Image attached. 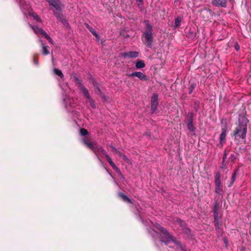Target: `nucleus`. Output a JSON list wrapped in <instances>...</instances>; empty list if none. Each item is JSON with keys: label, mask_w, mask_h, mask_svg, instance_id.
<instances>
[{"label": "nucleus", "mask_w": 251, "mask_h": 251, "mask_svg": "<svg viewBox=\"0 0 251 251\" xmlns=\"http://www.w3.org/2000/svg\"><path fill=\"white\" fill-rule=\"evenodd\" d=\"M83 143L90 149H91L96 155L98 159L101 164H102V161L100 159V154L101 152L105 156L107 161L112 167L113 169L118 174L121 175V172L119 168L116 166L112 159L110 157L107 152L104 150V149L100 146L97 145L95 142H91L88 140L84 138L83 139Z\"/></svg>", "instance_id": "nucleus-1"}, {"label": "nucleus", "mask_w": 251, "mask_h": 251, "mask_svg": "<svg viewBox=\"0 0 251 251\" xmlns=\"http://www.w3.org/2000/svg\"><path fill=\"white\" fill-rule=\"evenodd\" d=\"M83 143L90 149H91L96 155L98 159L101 164H102V161L100 159V154L101 152L105 156L107 161L112 167L113 169L118 174L121 175V172L119 168L116 166L112 159L110 157L107 152L104 150V149L100 146L97 145L95 142H91L88 140L84 138L83 139Z\"/></svg>", "instance_id": "nucleus-2"}, {"label": "nucleus", "mask_w": 251, "mask_h": 251, "mask_svg": "<svg viewBox=\"0 0 251 251\" xmlns=\"http://www.w3.org/2000/svg\"><path fill=\"white\" fill-rule=\"evenodd\" d=\"M248 120L245 116L240 117L238 120V125L235 129L233 135L236 137L245 139L247 132V124Z\"/></svg>", "instance_id": "nucleus-3"}, {"label": "nucleus", "mask_w": 251, "mask_h": 251, "mask_svg": "<svg viewBox=\"0 0 251 251\" xmlns=\"http://www.w3.org/2000/svg\"><path fill=\"white\" fill-rule=\"evenodd\" d=\"M155 227L158 229L161 232V236L162 239L161 240V242L165 243L166 245H168L170 242H173L175 244L178 245L179 244L174 237L171 236L168 231L165 229L164 227L161 226L159 224H156Z\"/></svg>", "instance_id": "nucleus-4"}, {"label": "nucleus", "mask_w": 251, "mask_h": 251, "mask_svg": "<svg viewBox=\"0 0 251 251\" xmlns=\"http://www.w3.org/2000/svg\"><path fill=\"white\" fill-rule=\"evenodd\" d=\"M144 23L146 25L145 38L148 42L147 46L151 48L153 42L152 27L148 20H145Z\"/></svg>", "instance_id": "nucleus-5"}, {"label": "nucleus", "mask_w": 251, "mask_h": 251, "mask_svg": "<svg viewBox=\"0 0 251 251\" xmlns=\"http://www.w3.org/2000/svg\"><path fill=\"white\" fill-rule=\"evenodd\" d=\"M215 176V192L219 195H222V192L223 191L222 188L221 187V175L219 172H215L214 173Z\"/></svg>", "instance_id": "nucleus-6"}, {"label": "nucleus", "mask_w": 251, "mask_h": 251, "mask_svg": "<svg viewBox=\"0 0 251 251\" xmlns=\"http://www.w3.org/2000/svg\"><path fill=\"white\" fill-rule=\"evenodd\" d=\"M29 26L33 29V31L36 34L38 35V36L40 34L44 35V36L47 39H48L50 43H52V39L50 38L48 34L42 28H39L37 26H34L32 25L31 24H29Z\"/></svg>", "instance_id": "nucleus-7"}, {"label": "nucleus", "mask_w": 251, "mask_h": 251, "mask_svg": "<svg viewBox=\"0 0 251 251\" xmlns=\"http://www.w3.org/2000/svg\"><path fill=\"white\" fill-rule=\"evenodd\" d=\"M158 96L157 94H152L151 101V110L152 113H153L156 110L158 104Z\"/></svg>", "instance_id": "nucleus-8"}, {"label": "nucleus", "mask_w": 251, "mask_h": 251, "mask_svg": "<svg viewBox=\"0 0 251 251\" xmlns=\"http://www.w3.org/2000/svg\"><path fill=\"white\" fill-rule=\"evenodd\" d=\"M127 76L131 77L136 76L142 81H147L148 80V77L144 73L141 72H134L127 75Z\"/></svg>", "instance_id": "nucleus-9"}, {"label": "nucleus", "mask_w": 251, "mask_h": 251, "mask_svg": "<svg viewBox=\"0 0 251 251\" xmlns=\"http://www.w3.org/2000/svg\"><path fill=\"white\" fill-rule=\"evenodd\" d=\"M50 5L54 7L55 10L57 11H61L62 5L60 0H46Z\"/></svg>", "instance_id": "nucleus-10"}, {"label": "nucleus", "mask_w": 251, "mask_h": 251, "mask_svg": "<svg viewBox=\"0 0 251 251\" xmlns=\"http://www.w3.org/2000/svg\"><path fill=\"white\" fill-rule=\"evenodd\" d=\"M227 0H212V4L217 7H226Z\"/></svg>", "instance_id": "nucleus-11"}, {"label": "nucleus", "mask_w": 251, "mask_h": 251, "mask_svg": "<svg viewBox=\"0 0 251 251\" xmlns=\"http://www.w3.org/2000/svg\"><path fill=\"white\" fill-rule=\"evenodd\" d=\"M122 56L127 57L128 58H136L138 56L139 52L136 51H131L122 53Z\"/></svg>", "instance_id": "nucleus-12"}, {"label": "nucleus", "mask_w": 251, "mask_h": 251, "mask_svg": "<svg viewBox=\"0 0 251 251\" xmlns=\"http://www.w3.org/2000/svg\"><path fill=\"white\" fill-rule=\"evenodd\" d=\"M61 12V11L53 10V14L57 19L61 22L62 21H63L65 18Z\"/></svg>", "instance_id": "nucleus-13"}, {"label": "nucleus", "mask_w": 251, "mask_h": 251, "mask_svg": "<svg viewBox=\"0 0 251 251\" xmlns=\"http://www.w3.org/2000/svg\"><path fill=\"white\" fill-rule=\"evenodd\" d=\"M145 67V64L143 60H137L135 64V68L137 69H143Z\"/></svg>", "instance_id": "nucleus-14"}, {"label": "nucleus", "mask_w": 251, "mask_h": 251, "mask_svg": "<svg viewBox=\"0 0 251 251\" xmlns=\"http://www.w3.org/2000/svg\"><path fill=\"white\" fill-rule=\"evenodd\" d=\"M39 41L41 42L42 46L43 54L45 55L49 54V47L45 46L41 40L40 39Z\"/></svg>", "instance_id": "nucleus-15"}, {"label": "nucleus", "mask_w": 251, "mask_h": 251, "mask_svg": "<svg viewBox=\"0 0 251 251\" xmlns=\"http://www.w3.org/2000/svg\"><path fill=\"white\" fill-rule=\"evenodd\" d=\"M227 130L226 128H223L222 129V133L220 136V143H222V142L225 139L226 135Z\"/></svg>", "instance_id": "nucleus-16"}, {"label": "nucleus", "mask_w": 251, "mask_h": 251, "mask_svg": "<svg viewBox=\"0 0 251 251\" xmlns=\"http://www.w3.org/2000/svg\"><path fill=\"white\" fill-rule=\"evenodd\" d=\"M93 85L95 87V92L98 94V95H101V91L100 89L98 83L95 81H93Z\"/></svg>", "instance_id": "nucleus-17"}, {"label": "nucleus", "mask_w": 251, "mask_h": 251, "mask_svg": "<svg viewBox=\"0 0 251 251\" xmlns=\"http://www.w3.org/2000/svg\"><path fill=\"white\" fill-rule=\"evenodd\" d=\"M80 90L82 91L83 94L86 98L88 99L91 97L88 90L85 87H81V89Z\"/></svg>", "instance_id": "nucleus-18"}, {"label": "nucleus", "mask_w": 251, "mask_h": 251, "mask_svg": "<svg viewBox=\"0 0 251 251\" xmlns=\"http://www.w3.org/2000/svg\"><path fill=\"white\" fill-rule=\"evenodd\" d=\"M181 21L182 19L181 17L178 16L175 19V25L174 26V27L175 28L178 27L180 25Z\"/></svg>", "instance_id": "nucleus-19"}, {"label": "nucleus", "mask_w": 251, "mask_h": 251, "mask_svg": "<svg viewBox=\"0 0 251 251\" xmlns=\"http://www.w3.org/2000/svg\"><path fill=\"white\" fill-rule=\"evenodd\" d=\"M119 197H120L123 199V200L124 201H126V202H129L130 203H132L131 200L126 195H125L123 193H119Z\"/></svg>", "instance_id": "nucleus-20"}, {"label": "nucleus", "mask_w": 251, "mask_h": 251, "mask_svg": "<svg viewBox=\"0 0 251 251\" xmlns=\"http://www.w3.org/2000/svg\"><path fill=\"white\" fill-rule=\"evenodd\" d=\"M29 14L37 22H42L41 19L40 18V17L38 16V15L36 13H34V12H29Z\"/></svg>", "instance_id": "nucleus-21"}, {"label": "nucleus", "mask_w": 251, "mask_h": 251, "mask_svg": "<svg viewBox=\"0 0 251 251\" xmlns=\"http://www.w3.org/2000/svg\"><path fill=\"white\" fill-rule=\"evenodd\" d=\"M53 72L55 75H58L61 78L64 77V75L63 74V73L61 70H60L58 69H56V68H54L53 69Z\"/></svg>", "instance_id": "nucleus-22"}, {"label": "nucleus", "mask_w": 251, "mask_h": 251, "mask_svg": "<svg viewBox=\"0 0 251 251\" xmlns=\"http://www.w3.org/2000/svg\"><path fill=\"white\" fill-rule=\"evenodd\" d=\"M187 128L190 131H195L196 130V128L193 125V122H188L187 124Z\"/></svg>", "instance_id": "nucleus-23"}, {"label": "nucleus", "mask_w": 251, "mask_h": 251, "mask_svg": "<svg viewBox=\"0 0 251 251\" xmlns=\"http://www.w3.org/2000/svg\"><path fill=\"white\" fill-rule=\"evenodd\" d=\"M70 99L69 98H66V99H64V103L66 107L68 109L69 107L70 106H72L71 103L70 102Z\"/></svg>", "instance_id": "nucleus-24"}, {"label": "nucleus", "mask_w": 251, "mask_h": 251, "mask_svg": "<svg viewBox=\"0 0 251 251\" xmlns=\"http://www.w3.org/2000/svg\"><path fill=\"white\" fill-rule=\"evenodd\" d=\"M86 26L89 29L90 32H91L93 35H97V32L92 27H91L88 24H86Z\"/></svg>", "instance_id": "nucleus-25"}, {"label": "nucleus", "mask_w": 251, "mask_h": 251, "mask_svg": "<svg viewBox=\"0 0 251 251\" xmlns=\"http://www.w3.org/2000/svg\"><path fill=\"white\" fill-rule=\"evenodd\" d=\"M195 116V114L193 112H189L188 113V122H193V118Z\"/></svg>", "instance_id": "nucleus-26"}, {"label": "nucleus", "mask_w": 251, "mask_h": 251, "mask_svg": "<svg viewBox=\"0 0 251 251\" xmlns=\"http://www.w3.org/2000/svg\"><path fill=\"white\" fill-rule=\"evenodd\" d=\"M236 172H237V171H235L234 172V173L232 174L231 178L230 185H229V186H231L234 183V182L235 180V178H236Z\"/></svg>", "instance_id": "nucleus-27"}, {"label": "nucleus", "mask_w": 251, "mask_h": 251, "mask_svg": "<svg viewBox=\"0 0 251 251\" xmlns=\"http://www.w3.org/2000/svg\"><path fill=\"white\" fill-rule=\"evenodd\" d=\"M120 157H121L123 158V159L127 163L129 164L131 163L130 160L129 159L125 154L123 153L122 154H121V156Z\"/></svg>", "instance_id": "nucleus-28"}, {"label": "nucleus", "mask_w": 251, "mask_h": 251, "mask_svg": "<svg viewBox=\"0 0 251 251\" xmlns=\"http://www.w3.org/2000/svg\"><path fill=\"white\" fill-rule=\"evenodd\" d=\"M88 100H89V102L90 103V106L93 108H96V105L95 103V102L93 100V99L90 97V98H88Z\"/></svg>", "instance_id": "nucleus-29"}, {"label": "nucleus", "mask_w": 251, "mask_h": 251, "mask_svg": "<svg viewBox=\"0 0 251 251\" xmlns=\"http://www.w3.org/2000/svg\"><path fill=\"white\" fill-rule=\"evenodd\" d=\"M176 222L178 225H179L180 226L182 227V228L184 227L185 226V223L183 221L180 220V219H178L176 220Z\"/></svg>", "instance_id": "nucleus-30"}, {"label": "nucleus", "mask_w": 251, "mask_h": 251, "mask_svg": "<svg viewBox=\"0 0 251 251\" xmlns=\"http://www.w3.org/2000/svg\"><path fill=\"white\" fill-rule=\"evenodd\" d=\"M80 133L81 135L84 136L88 134V132L86 129L81 128L80 130Z\"/></svg>", "instance_id": "nucleus-31"}, {"label": "nucleus", "mask_w": 251, "mask_h": 251, "mask_svg": "<svg viewBox=\"0 0 251 251\" xmlns=\"http://www.w3.org/2000/svg\"><path fill=\"white\" fill-rule=\"evenodd\" d=\"M75 81L78 84V86L79 87V89H81V87H84L79 79L75 78Z\"/></svg>", "instance_id": "nucleus-32"}, {"label": "nucleus", "mask_w": 251, "mask_h": 251, "mask_svg": "<svg viewBox=\"0 0 251 251\" xmlns=\"http://www.w3.org/2000/svg\"><path fill=\"white\" fill-rule=\"evenodd\" d=\"M218 209H219V203L218 202L216 201V202H215V203L213 205V211H218Z\"/></svg>", "instance_id": "nucleus-33"}, {"label": "nucleus", "mask_w": 251, "mask_h": 251, "mask_svg": "<svg viewBox=\"0 0 251 251\" xmlns=\"http://www.w3.org/2000/svg\"><path fill=\"white\" fill-rule=\"evenodd\" d=\"M136 3L138 5V6L139 8H141L143 6V0H136Z\"/></svg>", "instance_id": "nucleus-34"}, {"label": "nucleus", "mask_w": 251, "mask_h": 251, "mask_svg": "<svg viewBox=\"0 0 251 251\" xmlns=\"http://www.w3.org/2000/svg\"><path fill=\"white\" fill-rule=\"evenodd\" d=\"M213 213H214V217L215 221H219V219H218V215H219L218 211H213Z\"/></svg>", "instance_id": "nucleus-35"}, {"label": "nucleus", "mask_w": 251, "mask_h": 251, "mask_svg": "<svg viewBox=\"0 0 251 251\" xmlns=\"http://www.w3.org/2000/svg\"><path fill=\"white\" fill-rule=\"evenodd\" d=\"M36 56L35 55H34L33 56V61L34 62V63L36 65H38V60L36 59Z\"/></svg>", "instance_id": "nucleus-36"}, {"label": "nucleus", "mask_w": 251, "mask_h": 251, "mask_svg": "<svg viewBox=\"0 0 251 251\" xmlns=\"http://www.w3.org/2000/svg\"><path fill=\"white\" fill-rule=\"evenodd\" d=\"M61 23L66 26L67 27L69 25V24L66 22L65 19L62 21Z\"/></svg>", "instance_id": "nucleus-37"}, {"label": "nucleus", "mask_w": 251, "mask_h": 251, "mask_svg": "<svg viewBox=\"0 0 251 251\" xmlns=\"http://www.w3.org/2000/svg\"><path fill=\"white\" fill-rule=\"evenodd\" d=\"M226 158V153H225L223 156V162H222L223 164H224V163L225 162Z\"/></svg>", "instance_id": "nucleus-38"}, {"label": "nucleus", "mask_w": 251, "mask_h": 251, "mask_svg": "<svg viewBox=\"0 0 251 251\" xmlns=\"http://www.w3.org/2000/svg\"><path fill=\"white\" fill-rule=\"evenodd\" d=\"M230 158L232 160V161H234L236 158V156L234 154H232L230 155Z\"/></svg>", "instance_id": "nucleus-39"}, {"label": "nucleus", "mask_w": 251, "mask_h": 251, "mask_svg": "<svg viewBox=\"0 0 251 251\" xmlns=\"http://www.w3.org/2000/svg\"><path fill=\"white\" fill-rule=\"evenodd\" d=\"M112 149L114 150V152L116 153H118L119 152V151L116 148H115L114 147H112Z\"/></svg>", "instance_id": "nucleus-40"}, {"label": "nucleus", "mask_w": 251, "mask_h": 251, "mask_svg": "<svg viewBox=\"0 0 251 251\" xmlns=\"http://www.w3.org/2000/svg\"><path fill=\"white\" fill-rule=\"evenodd\" d=\"M215 226L216 227L219 228V222L218 221H215Z\"/></svg>", "instance_id": "nucleus-41"}, {"label": "nucleus", "mask_w": 251, "mask_h": 251, "mask_svg": "<svg viewBox=\"0 0 251 251\" xmlns=\"http://www.w3.org/2000/svg\"><path fill=\"white\" fill-rule=\"evenodd\" d=\"M96 38V40L97 41H99L100 40V36L99 35H98V34L97 33V35H94Z\"/></svg>", "instance_id": "nucleus-42"}, {"label": "nucleus", "mask_w": 251, "mask_h": 251, "mask_svg": "<svg viewBox=\"0 0 251 251\" xmlns=\"http://www.w3.org/2000/svg\"><path fill=\"white\" fill-rule=\"evenodd\" d=\"M235 48L236 49V50H238L240 49V47H239V46L237 44L235 46Z\"/></svg>", "instance_id": "nucleus-43"}, {"label": "nucleus", "mask_w": 251, "mask_h": 251, "mask_svg": "<svg viewBox=\"0 0 251 251\" xmlns=\"http://www.w3.org/2000/svg\"><path fill=\"white\" fill-rule=\"evenodd\" d=\"M194 108L196 111H197L198 109V105L195 106Z\"/></svg>", "instance_id": "nucleus-44"}, {"label": "nucleus", "mask_w": 251, "mask_h": 251, "mask_svg": "<svg viewBox=\"0 0 251 251\" xmlns=\"http://www.w3.org/2000/svg\"><path fill=\"white\" fill-rule=\"evenodd\" d=\"M117 154H118L120 156H121V154H122L123 153H121V152L119 151V152Z\"/></svg>", "instance_id": "nucleus-45"}, {"label": "nucleus", "mask_w": 251, "mask_h": 251, "mask_svg": "<svg viewBox=\"0 0 251 251\" xmlns=\"http://www.w3.org/2000/svg\"><path fill=\"white\" fill-rule=\"evenodd\" d=\"M186 232H187V231H188V232H190V230H189V229H188V228H186Z\"/></svg>", "instance_id": "nucleus-46"}, {"label": "nucleus", "mask_w": 251, "mask_h": 251, "mask_svg": "<svg viewBox=\"0 0 251 251\" xmlns=\"http://www.w3.org/2000/svg\"><path fill=\"white\" fill-rule=\"evenodd\" d=\"M225 242L226 246H227V242L225 241Z\"/></svg>", "instance_id": "nucleus-47"}, {"label": "nucleus", "mask_w": 251, "mask_h": 251, "mask_svg": "<svg viewBox=\"0 0 251 251\" xmlns=\"http://www.w3.org/2000/svg\"><path fill=\"white\" fill-rule=\"evenodd\" d=\"M192 91V90H190V92H189V94H191Z\"/></svg>", "instance_id": "nucleus-48"}, {"label": "nucleus", "mask_w": 251, "mask_h": 251, "mask_svg": "<svg viewBox=\"0 0 251 251\" xmlns=\"http://www.w3.org/2000/svg\"><path fill=\"white\" fill-rule=\"evenodd\" d=\"M21 7L22 8V9H24V8L23 7H22V6L21 5Z\"/></svg>", "instance_id": "nucleus-49"}]
</instances>
